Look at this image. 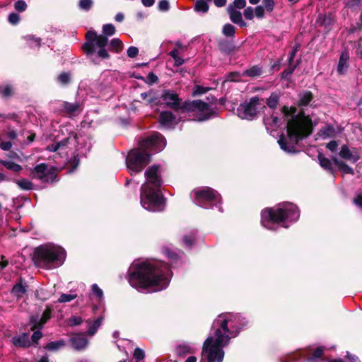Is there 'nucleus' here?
<instances>
[{"instance_id":"obj_1","label":"nucleus","mask_w":362,"mask_h":362,"mask_svg":"<svg viewBox=\"0 0 362 362\" xmlns=\"http://www.w3.org/2000/svg\"><path fill=\"white\" fill-rule=\"evenodd\" d=\"M248 325V319L240 313L225 312L217 315L203 344V358L207 362H223L225 356L223 348L228 346L230 341Z\"/></svg>"},{"instance_id":"obj_2","label":"nucleus","mask_w":362,"mask_h":362,"mask_svg":"<svg viewBox=\"0 0 362 362\" xmlns=\"http://www.w3.org/2000/svg\"><path fill=\"white\" fill-rule=\"evenodd\" d=\"M173 272L168 264L161 261L134 260L129 267L127 279L130 286L139 292L155 293L168 288Z\"/></svg>"},{"instance_id":"obj_3","label":"nucleus","mask_w":362,"mask_h":362,"mask_svg":"<svg viewBox=\"0 0 362 362\" xmlns=\"http://www.w3.org/2000/svg\"><path fill=\"white\" fill-rule=\"evenodd\" d=\"M282 111L287 117L286 129L289 141L282 134L278 140V144L283 151L291 153L293 151L295 144L310 134L311 119L303 112H297L295 107L284 106Z\"/></svg>"},{"instance_id":"obj_4","label":"nucleus","mask_w":362,"mask_h":362,"mask_svg":"<svg viewBox=\"0 0 362 362\" xmlns=\"http://www.w3.org/2000/svg\"><path fill=\"white\" fill-rule=\"evenodd\" d=\"M146 182L141 185L140 203L144 209L152 212L164 209V198L160 192L163 184L159 165H153L145 171Z\"/></svg>"},{"instance_id":"obj_5","label":"nucleus","mask_w":362,"mask_h":362,"mask_svg":"<svg viewBox=\"0 0 362 362\" xmlns=\"http://www.w3.org/2000/svg\"><path fill=\"white\" fill-rule=\"evenodd\" d=\"M166 146L165 138L158 132H153L139 143V147L131 150L127 158L126 165L129 173L141 172L150 162L153 153L163 150Z\"/></svg>"},{"instance_id":"obj_6","label":"nucleus","mask_w":362,"mask_h":362,"mask_svg":"<svg viewBox=\"0 0 362 362\" xmlns=\"http://www.w3.org/2000/svg\"><path fill=\"white\" fill-rule=\"evenodd\" d=\"M160 98L167 107L175 111L195 112L198 122L208 120L217 115L215 102L206 103L200 100L183 101L175 92L170 90H164Z\"/></svg>"},{"instance_id":"obj_7","label":"nucleus","mask_w":362,"mask_h":362,"mask_svg":"<svg viewBox=\"0 0 362 362\" xmlns=\"http://www.w3.org/2000/svg\"><path fill=\"white\" fill-rule=\"evenodd\" d=\"M300 217V210L291 202L279 203L274 207L264 209L261 212L262 226L273 231L280 227L288 228Z\"/></svg>"},{"instance_id":"obj_8","label":"nucleus","mask_w":362,"mask_h":362,"mask_svg":"<svg viewBox=\"0 0 362 362\" xmlns=\"http://www.w3.org/2000/svg\"><path fill=\"white\" fill-rule=\"evenodd\" d=\"M116 32L115 27L111 24H105L103 27V35H98L95 31L90 30L86 35L87 42L83 48L86 55L95 64H99L98 58L108 59L110 55L105 49L108 42L107 36L113 35Z\"/></svg>"},{"instance_id":"obj_9","label":"nucleus","mask_w":362,"mask_h":362,"mask_svg":"<svg viewBox=\"0 0 362 362\" xmlns=\"http://www.w3.org/2000/svg\"><path fill=\"white\" fill-rule=\"evenodd\" d=\"M66 257V250L62 247L49 243L35 249L33 259L37 267L51 270L62 266Z\"/></svg>"},{"instance_id":"obj_10","label":"nucleus","mask_w":362,"mask_h":362,"mask_svg":"<svg viewBox=\"0 0 362 362\" xmlns=\"http://www.w3.org/2000/svg\"><path fill=\"white\" fill-rule=\"evenodd\" d=\"M191 196L197 206L206 209L216 208L223 212L221 196L214 189L209 187L197 188L192 192Z\"/></svg>"},{"instance_id":"obj_11","label":"nucleus","mask_w":362,"mask_h":362,"mask_svg":"<svg viewBox=\"0 0 362 362\" xmlns=\"http://www.w3.org/2000/svg\"><path fill=\"white\" fill-rule=\"evenodd\" d=\"M259 101V98L255 96L240 103L236 110L237 116L241 119L253 120L257 115Z\"/></svg>"},{"instance_id":"obj_12","label":"nucleus","mask_w":362,"mask_h":362,"mask_svg":"<svg viewBox=\"0 0 362 362\" xmlns=\"http://www.w3.org/2000/svg\"><path fill=\"white\" fill-rule=\"evenodd\" d=\"M30 174L33 178L37 179L43 183H52L57 178L54 169L45 163L37 165L30 170Z\"/></svg>"},{"instance_id":"obj_13","label":"nucleus","mask_w":362,"mask_h":362,"mask_svg":"<svg viewBox=\"0 0 362 362\" xmlns=\"http://www.w3.org/2000/svg\"><path fill=\"white\" fill-rule=\"evenodd\" d=\"M77 140L76 134L71 132L67 138L64 139L60 141H56L53 144H49L46 149L51 152L59 151V154L67 153L66 149L69 148L70 145H75Z\"/></svg>"},{"instance_id":"obj_14","label":"nucleus","mask_w":362,"mask_h":362,"mask_svg":"<svg viewBox=\"0 0 362 362\" xmlns=\"http://www.w3.org/2000/svg\"><path fill=\"white\" fill-rule=\"evenodd\" d=\"M53 308L51 305H47L40 317L38 315H33L30 317V322L33 328L41 329L43 325L50 319Z\"/></svg>"},{"instance_id":"obj_15","label":"nucleus","mask_w":362,"mask_h":362,"mask_svg":"<svg viewBox=\"0 0 362 362\" xmlns=\"http://www.w3.org/2000/svg\"><path fill=\"white\" fill-rule=\"evenodd\" d=\"M159 122L163 127L172 129L178 123V120L171 112L163 111L160 114Z\"/></svg>"},{"instance_id":"obj_16","label":"nucleus","mask_w":362,"mask_h":362,"mask_svg":"<svg viewBox=\"0 0 362 362\" xmlns=\"http://www.w3.org/2000/svg\"><path fill=\"white\" fill-rule=\"evenodd\" d=\"M227 13L229 16L230 20L233 23L241 28H245L247 26V23L243 19V14L240 11L234 9L231 6H228Z\"/></svg>"},{"instance_id":"obj_17","label":"nucleus","mask_w":362,"mask_h":362,"mask_svg":"<svg viewBox=\"0 0 362 362\" xmlns=\"http://www.w3.org/2000/svg\"><path fill=\"white\" fill-rule=\"evenodd\" d=\"M196 349L194 344L184 341L177 345L175 353L178 356L185 357L188 354H193Z\"/></svg>"},{"instance_id":"obj_18","label":"nucleus","mask_w":362,"mask_h":362,"mask_svg":"<svg viewBox=\"0 0 362 362\" xmlns=\"http://www.w3.org/2000/svg\"><path fill=\"white\" fill-rule=\"evenodd\" d=\"M162 253L169 259L172 264L175 266L179 264V262H181L182 256L184 255L181 252H180V254H177L168 246H163L162 247Z\"/></svg>"},{"instance_id":"obj_19","label":"nucleus","mask_w":362,"mask_h":362,"mask_svg":"<svg viewBox=\"0 0 362 362\" xmlns=\"http://www.w3.org/2000/svg\"><path fill=\"white\" fill-rule=\"evenodd\" d=\"M70 341L72 347L78 351L85 349L88 344V339L83 334H76L72 337Z\"/></svg>"},{"instance_id":"obj_20","label":"nucleus","mask_w":362,"mask_h":362,"mask_svg":"<svg viewBox=\"0 0 362 362\" xmlns=\"http://www.w3.org/2000/svg\"><path fill=\"white\" fill-rule=\"evenodd\" d=\"M197 238V231L193 230H191L186 234H185L182 238V242L186 248H192V246L195 244Z\"/></svg>"},{"instance_id":"obj_21","label":"nucleus","mask_w":362,"mask_h":362,"mask_svg":"<svg viewBox=\"0 0 362 362\" xmlns=\"http://www.w3.org/2000/svg\"><path fill=\"white\" fill-rule=\"evenodd\" d=\"M63 108L64 110V112L70 115L73 116L75 115L76 113L81 111V104L78 102L75 103H69V102H64L63 103Z\"/></svg>"},{"instance_id":"obj_22","label":"nucleus","mask_w":362,"mask_h":362,"mask_svg":"<svg viewBox=\"0 0 362 362\" xmlns=\"http://www.w3.org/2000/svg\"><path fill=\"white\" fill-rule=\"evenodd\" d=\"M13 344L18 347H27L30 345L29 335L27 333H23L16 336L12 339Z\"/></svg>"},{"instance_id":"obj_23","label":"nucleus","mask_w":362,"mask_h":362,"mask_svg":"<svg viewBox=\"0 0 362 362\" xmlns=\"http://www.w3.org/2000/svg\"><path fill=\"white\" fill-rule=\"evenodd\" d=\"M339 156L345 160H350L352 163H356L358 160V157L357 156L354 155L349 147L346 145H343L341 147L339 153Z\"/></svg>"},{"instance_id":"obj_24","label":"nucleus","mask_w":362,"mask_h":362,"mask_svg":"<svg viewBox=\"0 0 362 362\" xmlns=\"http://www.w3.org/2000/svg\"><path fill=\"white\" fill-rule=\"evenodd\" d=\"M298 105L300 107L307 106L313 99L310 91H303L298 94Z\"/></svg>"},{"instance_id":"obj_25","label":"nucleus","mask_w":362,"mask_h":362,"mask_svg":"<svg viewBox=\"0 0 362 362\" xmlns=\"http://www.w3.org/2000/svg\"><path fill=\"white\" fill-rule=\"evenodd\" d=\"M65 344L66 343L64 339H59L49 342L44 348L49 351H57L64 348Z\"/></svg>"},{"instance_id":"obj_26","label":"nucleus","mask_w":362,"mask_h":362,"mask_svg":"<svg viewBox=\"0 0 362 362\" xmlns=\"http://www.w3.org/2000/svg\"><path fill=\"white\" fill-rule=\"evenodd\" d=\"M317 158L319 160V163L322 168L329 171L332 174L334 173L332 164L329 158L325 157L322 153L318 154Z\"/></svg>"},{"instance_id":"obj_27","label":"nucleus","mask_w":362,"mask_h":362,"mask_svg":"<svg viewBox=\"0 0 362 362\" xmlns=\"http://www.w3.org/2000/svg\"><path fill=\"white\" fill-rule=\"evenodd\" d=\"M348 59L347 54L342 53L340 56L339 61L337 66V72L339 74H344L348 68Z\"/></svg>"},{"instance_id":"obj_28","label":"nucleus","mask_w":362,"mask_h":362,"mask_svg":"<svg viewBox=\"0 0 362 362\" xmlns=\"http://www.w3.org/2000/svg\"><path fill=\"white\" fill-rule=\"evenodd\" d=\"M332 161L337 165L339 169L344 173L346 174H354V170L352 168L349 167L348 165L339 160L336 156H333L332 158Z\"/></svg>"},{"instance_id":"obj_29","label":"nucleus","mask_w":362,"mask_h":362,"mask_svg":"<svg viewBox=\"0 0 362 362\" xmlns=\"http://www.w3.org/2000/svg\"><path fill=\"white\" fill-rule=\"evenodd\" d=\"M11 292L14 296L20 298L26 293V285H23L21 282L16 284L13 287Z\"/></svg>"},{"instance_id":"obj_30","label":"nucleus","mask_w":362,"mask_h":362,"mask_svg":"<svg viewBox=\"0 0 362 362\" xmlns=\"http://www.w3.org/2000/svg\"><path fill=\"white\" fill-rule=\"evenodd\" d=\"M262 74V68L258 66H254L250 67L248 69H246L243 72V76H250V77H257L260 76Z\"/></svg>"},{"instance_id":"obj_31","label":"nucleus","mask_w":362,"mask_h":362,"mask_svg":"<svg viewBox=\"0 0 362 362\" xmlns=\"http://www.w3.org/2000/svg\"><path fill=\"white\" fill-rule=\"evenodd\" d=\"M236 28L230 23H226L223 26L222 33L227 37H233L235 35Z\"/></svg>"},{"instance_id":"obj_32","label":"nucleus","mask_w":362,"mask_h":362,"mask_svg":"<svg viewBox=\"0 0 362 362\" xmlns=\"http://www.w3.org/2000/svg\"><path fill=\"white\" fill-rule=\"evenodd\" d=\"M103 318L102 317H98L95 321L91 322L88 327V334L90 335H94L98 328L100 327L103 322Z\"/></svg>"},{"instance_id":"obj_33","label":"nucleus","mask_w":362,"mask_h":362,"mask_svg":"<svg viewBox=\"0 0 362 362\" xmlns=\"http://www.w3.org/2000/svg\"><path fill=\"white\" fill-rule=\"evenodd\" d=\"M320 133L324 139H327L333 136L335 131L332 126L327 125L320 129Z\"/></svg>"},{"instance_id":"obj_34","label":"nucleus","mask_w":362,"mask_h":362,"mask_svg":"<svg viewBox=\"0 0 362 362\" xmlns=\"http://www.w3.org/2000/svg\"><path fill=\"white\" fill-rule=\"evenodd\" d=\"M91 291L92 294L98 301H100L103 299V291L96 284H93L91 286Z\"/></svg>"},{"instance_id":"obj_35","label":"nucleus","mask_w":362,"mask_h":362,"mask_svg":"<svg viewBox=\"0 0 362 362\" xmlns=\"http://www.w3.org/2000/svg\"><path fill=\"white\" fill-rule=\"evenodd\" d=\"M16 182L22 189L30 190L33 189V183L27 179H21L17 180Z\"/></svg>"},{"instance_id":"obj_36","label":"nucleus","mask_w":362,"mask_h":362,"mask_svg":"<svg viewBox=\"0 0 362 362\" xmlns=\"http://www.w3.org/2000/svg\"><path fill=\"white\" fill-rule=\"evenodd\" d=\"M4 165L8 170L13 172H19L22 170V167L12 161H4Z\"/></svg>"},{"instance_id":"obj_37","label":"nucleus","mask_w":362,"mask_h":362,"mask_svg":"<svg viewBox=\"0 0 362 362\" xmlns=\"http://www.w3.org/2000/svg\"><path fill=\"white\" fill-rule=\"evenodd\" d=\"M77 295L76 294H66L62 293L60 297L58 299V303H67L70 302L75 298H76Z\"/></svg>"},{"instance_id":"obj_38","label":"nucleus","mask_w":362,"mask_h":362,"mask_svg":"<svg viewBox=\"0 0 362 362\" xmlns=\"http://www.w3.org/2000/svg\"><path fill=\"white\" fill-rule=\"evenodd\" d=\"M70 74L66 72L60 74L57 77V81L60 84L66 85L70 82Z\"/></svg>"},{"instance_id":"obj_39","label":"nucleus","mask_w":362,"mask_h":362,"mask_svg":"<svg viewBox=\"0 0 362 362\" xmlns=\"http://www.w3.org/2000/svg\"><path fill=\"white\" fill-rule=\"evenodd\" d=\"M279 97L276 94L272 93L270 97L267 99V104L271 108L276 107L278 103Z\"/></svg>"},{"instance_id":"obj_40","label":"nucleus","mask_w":362,"mask_h":362,"mask_svg":"<svg viewBox=\"0 0 362 362\" xmlns=\"http://www.w3.org/2000/svg\"><path fill=\"white\" fill-rule=\"evenodd\" d=\"M246 6V0H234L232 4L228 6H231L234 9L238 10L245 8Z\"/></svg>"},{"instance_id":"obj_41","label":"nucleus","mask_w":362,"mask_h":362,"mask_svg":"<svg viewBox=\"0 0 362 362\" xmlns=\"http://www.w3.org/2000/svg\"><path fill=\"white\" fill-rule=\"evenodd\" d=\"M110 47L112 49H115L117 52H119L122 47V41L118 38H114L110 42Z\"/></svg>"},{"instance_id":"obj_42","label":"nucleus","mask_w":362,"mask_h":362,"mask_svg":"<svg viewBox=\"0 0 362 362\" xmlns=\"http://www.w3.org/2000/svg\"><path fill=\"white\" fill-rule=\"evenodd\" d=\"M245 18L247 20H252L255 16V10L252 7L248 6L243 11Z\"/></svg>"},{"instance_id":"obj_43","label":"nucleus","mask_w":362,"mask_h":362,"mask_svg":"<svg viewBox=\"0 0 362 362\" xmlns=\"http://www.w3.org/2000/svg\"><path fill=\"white\" fill-rule=\"evenodd\" d=\"M145 356L144 351L140 348L135 349L134 351V358L136 359L137 362H140L144 359Z\"/></svg>"},{"instance_id":"obj_44","label":"nucleus","mask_w":362,"mask_h":362,"mask_svg":"<svg viewBox=\"0 0 362 362\" xmlns=\"http://www.w3.org/2000/svg\"><path fill=\"white\" fill-rule=\"evenodd\" d=\"M160 11L165 12L170 9V4L168 0H160L158 5Z\"/></svg>"},{"instance_id":"obj_45","label":"nucleus","mask_w":362,"mask_h":362,"mask_svg":"<svg viewBox=\"0 0 362 362\" xmlns=\"http://www.w3.org/2000/svg\"><path fill=\"white\" fill-rule=\"evenodd\" d=\"M93 5L92 0H80L79 6L81 9L88 11Z\"/></svg>"},{"instance_id":"obj_46","label":"nucleus","mask_w":362,"mask_h":362,"mask_svg":"<svg viewBox=\"0 0 362 362\" xmlns=\"http://www.w3.org/2000/svg\"><path fill=\"white\" fill-rule=\"evenodd\" d=\"M26 40L29 42H30V46L31 47H39L40 45V38L39 37H35V36L33 35H27L26 37Z\"/></svg>"},{"instance_id":"obj_47","label":"nucleus","mask_w":362,"mask_h":362,"mask_svg":"<svg viewBox=\"0 0 362 362\" xmlns=\"http://www.w3.org/2000/svg\"><path fill=\"white\" fill-rule=\"evenodd\" d=\"M158 81V76L154 74L153 72L148 73L147 75L145 82L149 85L153 84Z\"/></svg>"},{"instance_id":"obj_48","label":"nucleus","mask_w":362,"mask_h":362,"mask_svg":"<svg viewBox=\"0 0 362 362\" xmlns=\"http://www.w3.org/2000/svg\"><path fill=\"white\" fill-rule=\"evenodd\" d=\"M14 7L16 11L23 12L26 9L27 4L25 1L23 0H18L15 3Z\"/></svg>"},{"instance_id":"obj_49","label":"nucleus","mask_w":362,"mask_h":362,"mask_svg":"<svg viewBox=\"0 0 362 362\" xmlns=\"http://www.w3.org/2000/svg\"><path fill=\"white\" fill-rule=\"evenodd\" d=\"M280 120L281 119L277 116L273 115L271 117L270 119H267L265 120V123H266V124H267L269 123L271 126L279 127Z\"/></svg>"},{"instance_id":"obj_50","label":"nucleus","mask_w":362,"mask_h":362,"mask_svg":"<svg viewBox=\"0 0 362 362\" xmlns=\"http://www.w3.org/2000/svg\"><path fill=\"white\" fill-rule=\"evenodd\" d=\"M141 98L144 100H146L147 104H151L153 100L152 91L144 92L141 94Z\"/></svg>"},{"instance_id":"obj_51","label":"nucleus","mask_w":362,"mask_h":362,"mask_svg":"<svg viewBox=\"0 0 362 362\" xmlns=\"http://www.w3.org/2000/svg\"><path fill=\"white\" fill-rule=\"evenodd\" d=\"M264 6L268 12H272L274 10L275 3L274 0H262Z\"/></svg>"},{"instance_id":"obj_52","label":"nucleus","mask_w":362,"mask_h":362,"mask_svg":"<svg viewBox=\"0 0 362 362\" xmlns=\"http://www.w3.org/2000/svg\"><path fill=\"white\" fill-rule=\"evenodd\" d=\"M296 66H297L296 64L294 66H292L291 64H289V66L281 73L282 77L287 78L289 76H291L293 74V72L294 71V70L296 69Z\"/></svg>"},{"instance_id":"obj_53","label":"nucleus","mask_w":362,"mask_h":362,"mask_svg":"<svg viewBox=\"0 0 362 362\" xmlns=\"http://www.w3.org/2000/svg\"><path fill=\"white\" fill-rule=\"evenodd\" d=\"M13 93V88L10 86H6L1 90V93L3 97L7 98L11 96Z\"/></svg>"},{"instance_id":"obj_54","label":"nucleus","mask_w":362,"mask_h":362,"mask_svg":"<svg viewBox=\"0 0 362 362\" xmlns=\"http://www.w3.org/2000/svg\"><path fill=\"white\" fill-rule=\"evenodd\" d=\"M139 53V49L136 47L131 46L128 48L127 54L130 58L135 57Z\"/></svg>"},{"instance_id":"obj_55","label":"nucleus","mask_w":362,"mask_h":362,"mask_svg":"<svg viewBox=\"0 0 362 362\" xmlns=\"http://www.w3.org/2000/svg\"><path fill=\"white\" fill-rule=\"evenodd\" d=\"M254 10L257 18H262L264 16V8L262 6H257Z\"/></svg>"},{"instance_id":"obj_56","label":"nucleus","mask_w":362,"mask_h":362,"mask_svg":"<svg viewBox=\"0 0 362 362\" xmlns=\"http://www.w3.org/2000/svg\"><path fill=\"white\" fill-rule=\"evenodd\" d=\"M20 21V16L18 14L16 13H12L8 16V21L13 24L16 25Z\"/></svg>"},{"instance_id":"obj_57","label":"nucleus","mask_w":362,"mask_h":362,"mask_svg":"<svg viewBox=\"0 0 362 362\" xmlns=\"http://www.w3.org/2000/svg\"><path fill=\"white\" fill-rule=\"evenodd\" d=\"M208 90H209V88H204L200 86H196L195 88L193 91V95H202V94L206 93V91Z\"/></svg>"},{"instance_id":"obj_58","label":"nucleus","mask_w":362,"mask_h":362,"mask_svg":"<svg viewBox=\"0 0 362 362\" xmlns=\"http://www.w3.org/2000/svg\"><path fill=\"white\" fill-rule=\"evenodd\" d=\"M300 47V45H296L295 47H293L292 51L291 52L288 57V63L291 64H292V62L293 61L296 52H298V49Z\"/></svg>"},{"instance_id":"obj_59","label":"nucleus","mask_w":362,"mask_h":362,"mask_svg":"<svg viewBox=\"0 0 362 362\" xmlns=\"http://www.w3.org/2000/svg\"><path fill=\"white\" fill-rule=\"evenodd\" d=\"M82 322V319L80 317L73 316L69 319V325L76 326L78 325Z\"/></svg>"},{"instance_id":"obj_60","label":"nucleus","mask_w":362,"mask_h":362,"mask_svg":"<svg viewBox=\"0 0 362 362\" xmlns=\"http://www.w3.org/2000/svg\"><path fill=\"white\" fill-rule=\"evenodd\" d=\"M42 336V332L40 330H37L33 332L31 338L34 343L37 344L38 341L41 339Z\"/></svg>"},{"instance_id":"obj_61","label":"nucleus","mask_w":362,"mask_h":362,"mask_svg":"<svg viewBox=\"0 0 362 362\" xmlns=\"http://www.w3.org/2000/svg\"><path fill=\"white\" fill-rule=\"evenodd\" d=\"M354 202L358 208L362 209V192L356 195V198L354 199Z\"/></svg>"},{"instance_id":"obj_62","label":"nucleus","mask_w":362,"mask_h":362,"mask_svg":"<svg viewBox=\"0 0 362 362\" xmlns=\"http://www.w3.org/2000/svg\"><path fill=\"white\" fill-rule=\"evenodd\" d=\"M12 147L11 141H1L0 142V148L4 151H8Z\"/></svg>"},{"instance_id":"obj_63","label":"nucleus","mask_w":362,"mask_h":362,"mask_svg":"<svg viewBox=\"0 0 362 362\" xmlns=\"http://www.w3.org/2000/svg\"><path fill=\"white\" fill-rule=\"evenodd\" d=\"M326 146L329 151L334 152L337 150L338 143L336 141H331L327 144Z\"/></svg>"},{"instance_id":"obj_64","label":"nucleus","mask_w":362,"mask_h":362,"mask_svg":"<svg viewBox=\"0 0 362 362\" xmlns=\"http://www.w3.org/2000/svg\"><path fill=\"white\" fill-rule=\"evenodd\" d=\"M7 137L12 140L16 139L17 138V134L16 131L8 128L7 132Z\"/></svg>"}]
</instances>
